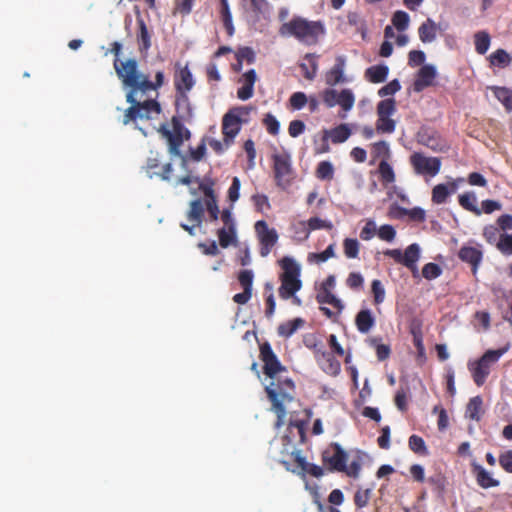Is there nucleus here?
<instances>
[{
    "mask_svg": "<svg viewBox=\"0 0 512 512\" xmlns=\"http://www.w3.org/2000/svg\"><path fill=\"white\" fill-rule=\"evenodd\" d=\"M500 235L499 228L495 225L490 224L483 228V237L491 245H497Z\"/></svg>",
    "mask_w": 512,
    "mask_h": 512,
    "instance_id": "79ce46f5",
    "label": "nucleus"
},
{
    "mask_svg": "<svg viewBox=\"0 0 512 512\" xmlns=\"http://www.w3.org/2000/svg\"><path fill=\"white\" fill-rule=\"evenodd\" d=\"M255 232L261 245L260 255L266 257L277 243L278 233L274 228H270L263 220L255 223Z\"/></svg>",
    "mask_w": 512,
    "mask_h": 512,
    "instance_id": "9b49d317",
    "label": "nucleus"
},
{
    "mask_svg": "<svg viewBox=\"0 0 512 512\" xmlns=\"http://www.w3.org/2000/svg\"><path fill=\"white\" fill-rule=\"evenodd\" d=\"M158 131L162 138L166 140L170 155L180 156V147L190 137L189 130L179 121L173 119L172 129H169L166 125H161Z\"/></svg>",
    "mask_w": 512,
    "mask_h": 512,
    "instance_id": "423d86ee",
    "label": "nucleus"
},
{
    "mask_svg": "<svg viewBox=\"0 0 512 512\" xmlns=\"http://www.w3.org/2000/svg\"><path fill=\"white\" fill-rule=\"evenodd\" d=\"M261 359L264 362V373L270 379H275L279 374L286 371L281 365L269 344H264L260 348Z\"/></svg>",
    "mask_w": 512,
    "mask_h": 512,
    "instance_id": "f8f14e48",
    "label": "nucleus"
},
{
    "mask_svg": "<svg viewBox=\"0 0 512 512\" xmlns=\"http://www.w3.org/2000/svg\"><path fill=\"white\" fill-rule=\"evenodd\" d=\"M409 23L410 17L405 11L398 10L392 16V24L399 31L406 30L409 26Z\"/></svg>",
    "mask_w": 512,
    "mask_h": 512,
    "instance_id": "4c0bfd02",
    "label": "nucleus"
},
{
    "mask_svg": "<svg viewBox=\"0 0 512 512\" xmlns=\"http://www.w3.org/2000/svg\"><path fill=\"white\" fill-rule=\"evenodd\" d=\"M354 104L355 96L350 89H343L339 92L337 105H339L343 110V113L339 115L340 118L345 119L347 117V112L353 108Z\"/></svg>",
    "mask_w": 512,
    "mask_h": 512,
    "instance_id": "a878e982",
    "label": "nucleus"
},
{
    "mask_svg": "<svg viewBox=\"0 0 512 512\" xmlns=\"http://www.w3.org/2000/svg\"><path fill=\"white\" fill-rule=\"evenodd\" d=\"M420 257V247L418 244L414 243L409 245L405 252L403 253V265L410 268L411 270H416V262Z\"/></svg>",
    "mask_w": 512,
    "mask_h": 512,
    "instance_id": "cd10ccee",
    "label": "nucleus"
},
{
    "mask_svg": "<svg viewBox=\"0 0 512 512\" xmlns=\"http://www.w3.org/2000/svg\"><path fill=\"white\" fill-rule=\"evenodd\" d=\"M186 216L190 224L181 223V227L194 236L196 229L201 226L203 221L204 207L202 201L199 199L191 201Z\"/></svg>",
    "mask_w": 512,
    "mask_h": 512,
    "instance_id": "ddd939ff",
    "label": "nucleus"
},
{
    "mask_svg": "<svg viewBox=\"0 0 512 512\" xmlns=\"http://www.w3.org/2000/svg\"><path fill=\"white\" fill-rule=\"evenodd\" d=\"M355 324L359 332L366 334L374 326L375 318L370 310L364 309L356 315Z\"/></svg>",
    "mask_w": 512,
    "mask_h": 512,
    "instance_id": "393cba45",
    "label": "nucleus"
},
{
    "mask_svg": "<svg viewBox=\"0 0 512 512\" xmlns=\"http://www.w3.org/2000/svg\"><path fill=\"white\" fill-rule=\"evenodd\" d=\"M459 203L464 209L473 212L476 215H480L482 213V210L477 206L476 195L472 192H467L460 195Z\"/></svg>",
    "mask_w": 512,
    "mask_h": 512,
    "instance_id": "7c9ffc66",
    "label": "nucleus"
},
{
    "mask_svg": "<svg viewBox=\"0 0 512 512\" xmlns=\"http://www.w3.org/2000/svg\"><path fill=\"white\" fill-rule=\"evenodd\" d=\"M223 226L218 229L217 236L222 248L237 244V225L232 209H225L220 215Z\"/></svg>",
    "mask_w": 512,
    "mask_h": 512,
    "instance_id": "6e6552de",
    "label": "nucleus"
},
{
    "mask_svg": "<svg viewBox=\"0 0 512 512\" xmlns=\"http://www.w3.org/2000/svg\"><path fill=\"white\" fill-rule=\"evenodd\" d=\"M282 273L279 278V296L282 299H289L294 296L302 287L301 265L292 257L285 256L279 261Z\"/></svg>",
    "mask_w": 512,
    "mask_h": 512,
    "instance_id": "20e7f679",
    "label": "nucleus"
},
{
    "mask_svg": "<svg viewBox=\"0 0 512 512\" xmlns=\"http://www.w3.org/2000/svg\"><path fill=\"white\" fill-rule=\"evenodd\" d=\"M239 282L244 290L252 291L253 273L251 270H244L239 274Z\"/></svg>",
    "mask_w": 512,
    "mask_h": 512,
    "instance_id": "680f3d73",
    "label": "nucleus"
},
{
    "mask_svg": "<svg viewBox=\"0 0 512 512\" xmlns=\"http://www.w3.org/2000/svg\"><path fill=\"white\" fill-rule=\"evenodd\" d=\"M309 230L317 229H331L332 224L329 221L323 220L319 217H312L307 221Z\"/></svg>",
    "mask_w": 512,
    "mask_h": 512,
    "instance_id": "13d9d810",
    "label": "nucleus"
},
{
    "mask_svg": "<svg viewBox=\"0 0 512 512\" xmlns=\"http://www.w3.org/2000/svg\"><path fill=\"white\" fill-rule=\"evenodd\" d=\"M348 455L339 444H333L324 451L323 460L331 470L344 471Z\"/></svg>",
    "mask_w": 512,
    "mask_h": 512,
    "instance_id": "4468645a",
    "label": "nucleus"
},
{
    "mask_svg": "<svg viewBox=\"0 0 512 512\" xmlns=\"http://www.w3.org/2000/svg\"><path fill=\"white\" fill-rule=\"evenodd\" d=\"M437 31L438 26L436 22L431 18H428L420 25L418 29L419 38L423 43H431L435 41L437 37Z\"/></svg>",
    "mask_w": 512,
    "mask_h": 512,
    "instance_id": "5701e85b",
    "label": "nucleus"
},
{
    "mask_svg": "<svg viewBox=\"0 0 512 512\" xmlns=\"http://www.w3.org/2000/svg\"><path fill=\"white\" fill-rule=\"evenodd\" d=\"M490 61L493 65L505 66L509 64L510 56L505 50L498 49L490 55Z\"/></svg>",
    "mask_w": 512,
    "mask_h": 512,
    "instance_id": "49530a36",
    "label": "nucleus"
},
{
    "mask_svg": "<svg viewBox=\"0 0 512 512\" xmlns=\"http://www.w3.org/2000/svg\"><path fill=\"white\" fill-rule=\"evenodd\" d=\"M293 388V381L288 377H283L282 374H279L275 379H271L270 384L266 386L268 397L273 403V411L277 414L278 420L275 424L277 428L284 424L286 411L283 403L292 400L290 391Z\"/></svg>",
    "mask_w": 512,
    "mask_h": 512,
    "instance_id": "7ed1b4c3",
    "label": "nucleus"
},
{
    "mask_svg": "<svg viewBox=\"0 0 512 512\" xmlns=\"http://www.w3.org/2000/svg\"><path fill=\"white\" fill-rule=\"evenodd\" d=\"M372 293L376 304H380L385 299V288L380 280H373L372 282Z\"/></svg>",
    "mask_w": 512,
    "mask_h": 512,
    "instance_id": "3c124183",
    "label": "nucleus"
},
{
    "mask_svg": "<svg viewBox=\"0 0 512 512\" xmlns=\"http://www.w3.org/2000/svg\"><path fill=\"white\" fill-rule=\"evenodd\" d=\"M436 77V69L432 65H424L418 71L416 80L414 82V90L417 92L422 91L424 88L430 86Z\"/></svg>",
    "mask_w": 512,
    "mask_h": 512,
    "instance_id": "a211bd4d",
    "label": "nucleus"
},
{
    "mask_svg": "<svg viewBox=\"0 0 512 512\" xmlns=\"http://www.w3.org/2000/svg\"><path fill=\"white\" fill-rule=\"evenodd\" d=\"M351 134L352 131L348 124H340L333 129L325 130L324 140L330 138L333 143L339 144L345 142Z\"/></svg>",
    "mask_w": 512,
    "mask_h": 512,
    "instance_id": "4be33fe9",
    "label": "nucleus"
},
{
    "mask_svg": "<svg viewBox=\"0 0 512 512\" xmlns=\"http://www.w3.org/2000/svg\"><path fill=\"white\" fill-rule=\"evenodd\" d=\"M195 183L199 185V188L202 190L207 199H216V195L213 189L214 183L212 181H200L199 178H195Z\"/></svg>",
    "mask_w": 512,
    "mask_h": 512,
    "instance_id": "864d4df0",
    "label": "nucleus"
},
{
    "mask_svg": "<svg viewBox=\"0 0 512 512\" xmlns=\"http://www.w3.org/2000/svg\"><path fill=\"white\" fill-rule=\"evenodd\" d=\"M175 86L181 93H186L191 90L194 85V80L188 66H182L180 63L175 65Z\"/></svg>",
    "mask_w": 512,
    "mask_h": 512,
    "instance_id": "2eb2a0df",
    "label": "nucleus"
},
{
    "mask_svg": "<svg viewBox=\"0 0 512 512\" xmlns=\"http://www.w3.org/2000/svg\"><path fill=\"white\" fill-rule=\"evenodd\" d=\"M508 349L509 346L500 349H489L480 358L468 361V371L477 386H482L486 382L492 368Z\"/></svg>",
    "mask_w": 512,
    "mask_h": 512,
    "instance_id": "39448f33",
    "label": "nucleus"
},
{
    "mask_svg": "<svg viewBox=\"0 0 512 512\" xmlns=\"http://www.w3.org/2000/svg\"><path fill=\"white\" fill-rule=\"evenodd\" d=\"M323 102L328 108H332L337 105L339 92L334 89H325L322 92Z\"/></svg>",
    "mask_w": 512,
    "mask_h": 512,
    "instance_id": "8fccbe9b",
    "label": "nucleus"
},
{
    "mask_svg": "<svg viewBox=\"0 0 512 512\" xmlns=\"http://www.w3.org/2000/svg\"><path fill=\"white\" fill-rule=\"evenodd\" d=\"M495 97L505 106L509 111L512 110V91L504 87L491 88Z\"/></svg>",
    "mask_w": 512,
    "mask_h": 512,
    "instance_id": "c9c22d12",
    "label": "nucleus"
},
{
    "mask_svg": "<svg viewBox=\"0 0 512 512\" xmlns=\"http://www.w3.org/2000/svg\"><path fill=\"white\" fill-rule=\"evenodd\" d=\"M334 255H335L334 245L331 244L326 248L325 251H323L321 253H309L307 259H308V262H310V263L320 264V263L326 262L328 259L334 257Z\"/></svg>",
    "mask_w": 512,
    "mask_h": 512,
    "instance_id": "e433bc0d",
    "label": "nucleus"
},
{
    "mask_svg": "<svg viewBox=\"0 0 512 512\" xmlns=\"http://www.w3.org/2000/svg\"><path fill=\"white\" fill-rule=\"evenodd\" d=\"M376 232V223L373 220H367L365 226L362 228L360 232V238L362 240L368 241L374 237Z\"/></svg>",
    "mask_w": 512,
    "mask_h": 512,
    "instance_id": "603ef678",
    "label": "nucleus"
},
{
    "mask_svg": "<svg viewBox=\"0 0 512 512\" xmlns=\"http://www.w3.org/2000/svg\"><path fill=\"white\" fill-rule=\"evenodd\" d=\"M317 301L321 304H330L333 307H335L338 312H340L343 309V304L340 299H338L332 291L326 290H319L317 294Z\"/></svg>",
    "mask_w": 512,
    "mask_h": 512,
    "instance_id": "2f4dec72",
    "label": "nucleus"
},
{
    "mask_svg": "<svg viewBox=\"0 0 512 512\" xmlns=\"http://www.w3.org/2000/svg\"><path fill=\"white\" fill-rule=\"evenodd\" d=\"M496 223L498 228L503 232L512 230V215L502 214L497 218Z\"/></svg>",
    "mask_w": 512,
    "mask_h": 512,
    "instance_id": "338daca9",
    "label": "nucleus"
},
{
    "mask_svg": "<svg viewBox=\"0 0 512 512\" xmlns=\"http://www.w3.org/2000/svg\"><path fill=\"white\" fill-rule=\"evenodd\" d=\"M272 159L276 183L279 187L286 189L293 180L291 155L286 152L276 153Z\"/></svg>",
    "mask_w": 512,
    "mask_h": 512,
    "instance_id": "0eeeda50",
    "label": "nucleus"
},
{
    "mask_svg": "<svg viewBox=\"0 0 512 512\" xmlns=\"http://www.w3.org/2000/svg\"><path fill=\"white\" fill-rule=\"evenodd\" d=\"M456 189L457 186L454 183L438 184L432 190V201L436 204H442L451 194L455 193Z\"/></svg>",
    "mask_w": 512,
    "mask_h": 512,
    "instance_id": "b1692460",
    "label": "nucleus"
},
{
    "mask_svg": "<svg viewBox=\"0 0 512 512\" xmlns=\"http://www.w3.org/2000/svg\"><path fill=\"white\" fill-rule=\"evenodd\" d=\"M240 187V179L238 177H234L232 180V184L228 189V198L232 203H235L239 199Z\"/></svg>",
    "mask_w": 512,
    "mask_h": 512,
    "instance_id": "bf43d9fd",
    "label": "nucleus"
},
{
    "mask_svg": "<svg viewBox=\"0 0 512 512\" xmlns=\"http://www.w3.org/2000/svg\"><path fill=\"white\" fill-rule=\"evenodd\" d=\"M377 234L381 240L391 242L396 235L395 229L391 225H382L378 230Z\"/></svg>",
    "mask_w": 512,
    "mask_h": 512,
    "instance_id": "6e6d98bb",
    "label": "nucleus"
},
{
    "mask_svg": "<svg viewBox=\"0 0 512 512\" xmlns=\"http://www.w3.org/2000/svg\"><path fill=\"white\" fill-rule=\"evenodd\" d=\"M305 60L309 61L310 67L305 62L301 63L300 67H301L302 71L304 72L305 78H307L308 80H313L316 76L318 64L315 61L314 56L311 54H307L305 56Z\"/></svg>",
    "mask_w": 512,
    "mask_h": 512,
    "instance_id": "58836bf2",
    "label": "nucleus"
},
{
    "mask_svg": "<svg viewBox=\"0 0 512 512\" xmlns=\"http://www.w3.org/2000/svg\"><path fill=\"white\" fill-rule=\"evenodd\" d=\"M244 6L250 10L256 18L265 17L270 12V4L267 0H243Z\"/></svg>",
    "mask_w": 512,
    "mask_h": 512,
    "instance_id": "bb28decb",
    "label": "nucleus"
},
{
    "mask_svg": "<svg viewBox=\"0 0 512 512\" xmlns=\"http://www.w3.org/2000/svg\"><path fill=\"white\" fill-rule=\"evenodd\" d=\"M264 124L270 134L277 135L279 133L280 123L273 115L267 114L264 118Z\"/></svg>",
    "mask_w": 512,
    "mask_h": 512,
    "instance_id": "4d7b16f0",
    "label": "nucleus"
},
{
    "mask_svg": "<svg viewBox=\"0 0 512 512\" xmlns=\"http://www.w3.org/2000/svg\"><path fill=\"white\" fill-rule=\"evenodd\" d=\"M304 321L301 318H296L292 321L285 322L278 327L279 335L283 337H290L293 335L302 325Z\"/></svg>",
    "mask_w": 512,
    "mask_h": 512,
    "instance_id": "f704fd0d",
    "label": "nucleus"
},
{
    "mask_svg": "<svg viewBox=\"0 0 512 512\" xmlns=\"http://www.w3.org/2000/svg\"><path fill=\"white\" fill-rule=\"evenodd\" d=\"M388 71L387 66H373L367 69L366 76L370 82L380 83L385 81Z\"/></svg>",
    "mask_w": 512,
    "mask_h": 512,
    "instance_id": "72a5a7b5",
    "label": "nucleus"
},
{
    "mask_svg": "<svg viewBox=\"0 0 512 512\" xmlns=\"http://www.w3.org/2000/svg\"><path fill=\"white\" fill-rule=\"evenodd\" d=\"M496 248L504 255H512V234L502 233Z\"/></svg>",
    "mask_w": 512,
    "mask_h": 512,
    "instance_id": "a19ab883",
    "label": "nucleus"
},
{
    "mask_svg": "<svg viewBox=\"0 0 512 512\" xmlns=\"http://www.w3.org/2000/svg\"><path fill=\"white\" fill-rule=\"evenodd\" d=\"M476 479L482 488H491L499 485V481L480 465H475Z\"/></svg>",
    "mask_w": 512,
    "mask_h": 512,
    "instance_id": "c85d7f7f",
    "label": "nucleus"
},
{
    "mask_svg": "<svg viewBox=\"0 0 512 512\" xmlns=\"http://www.w3.org/2000/svg\"><path fill=\"white\" fill-rule=\"evenodd\" d=\"M345 60L339 56L336 58L334 66L326 72L325 82L329 86H335L339 83L347 82L348 79L345 76Z\"/></svg>",
    "mask_w": 512,
    "mask_h": 512,
    "instance_id": "dca6fc26",
    "label": "nucleus"
},
{
    "mask_svg": "<svg viewBox=\"0 0 512 512\" xmlns=\"http://www.w3.org/2000/svg\"><path fill=\"white\" fill-rule=\"evenodd\" d=\"M370 489L358 490L355 494V504L357 507H365L370 498Z\"/></svg>",
    "mask_w": 512,
    "mask_h": 512,
    "instance_id": "774afa93",
    "label": "nucleus"
},
{
    "mask_svg": "<svg viewBox=\"0 0 512 512\" xmlns=\"http://www.w3.org/2000/svg\"><path fill=\"white\" fill-rule=\"evenodd\" d=\"M208 145L217 153L222 154L224 153L232 144V141H228L225 137H223V140H218L215 138H209Z\"/></svg>",
    "mask_w": 512,
    "mask_h": 512,
    "instance_id": "c03bdc74",
    "label": "nucleus"
},
{
    "mask_svg": "<svg viewBox=\"0 0 512 512\" xmlns=\"http://www.w3.org/2000/svg\"><path fill=\"white\" fill-rule=\"evenodd\" d=\"M316 359L321 369L329 375H337L340 372V362L326 351H317Z\"/></svg>",
    "mask_w": 512,
    "mask_h": 512,
    "instance_id": "f3484780",
    "label": "nucleus"
},
{
    "mask_svg": "<svg viewBox=\"0 0 512 512\" xmlns=\"http://www.w3.org/2000/svg\"><path fill=\"white\" fill-rule=\"evenodd\" d=\"M491 38L486 31H479L474 35L475 50L483 55L490 47Z\"/></svg>",
    "mask_w": 512,
    "mask_h": 512,
    "instance_id": "473e14b6",
    "label": "nucleus"
},
{
    "mask_svg": "<svg viewBox=\"0 0 512 512\" xmlns=\"http://www.w3.org/2000/svg\"><path fill=\"white\" fill-rule=\"evenodd\" d=\"M250 108L247 106L236 107L227 112V114H232V117L240 121L242 124L246 121L245 117L249 115Z\"/></svg>",
    "mask_w": 512,
    "mask_h": 512,
    "instance_id": "0e129e2a",
    "label": "nucleus"
},
{
    "mask_svg": "<svg viewBox=\"0 0 512 512\" xmlns=\"http://www.w3.org/2000/svg\"><path fill=\"white\" fill-rule=\"evenodd\" d=\"M334 175V167L329 161H322L318 164L316 170L317 178L321 180H331Z\"/></svg>",
    "mask_w": 512,
    "mask_h": 512,
    "instance_id": "ea45409f",
    "label": "nucleus"
},
{
    "mask_svg": "<svg viewBox=\"0 0 512 512\" xmlns=\"http://www.w3.org/2000/svg\"><path fill=\"white\" fill-rule=\"evenodd\" d=\"M379 173L383 181L392 183L395 180V174L393 168L387 163L386 160H382L379 164Z\"/></svg>",
    "mask_w": 512,
    "mask_h": 512,
    "instance_id": "a18cd8bd",
    "label": "nucleus"
},
{
    "mask_svg": "<svg viewBox=\"0 0 512 512\" xmlns=\"http://www.w3.org/2000/svg\"><path fill=\"white\" fill-rule=\"evenodd\" d=\"M305 130V124L301 120H293L289 124L288 132L293 138L298 137Z\"/></svg>",
    "mask_w": 512,
    "mask_h": 512,
    "instance_id": "69168bd1",
    "label": "nucleus"
},
{
    "mask_svg": "<svg viewBox=\"0 0 512 512\" xmlns=\"http://www.w3.org/2000/svg\"><path fill=\"white\" fill-rule=\"evenodd\" d=\"M241 123L232 117V114H225L222 120V133L223 137L234 143L235 137L241 130Z\"/></svg>",
    "mask_w": 512,
    "mask_h": 512,
    "instance_id": "aec40b11",
    "label": "nucleus"
},
{
    "mask_svg": "<svg viewBox=\"0 0 512 512\" xmlns=\"http://www.w3.org/2000/svg\"><path fill=\"white\" fill-rule=\"evenodd\" d=\"M441 268L435 263H428L422 269L423 277L432 280L441 275Z\"/></svg>",
    "mask_w": 512,
    "mask_h": 512,
    "instance_id": "de8ad7c7",
    "label": "nucleus"
},
{
    "mask_svg": "<svg viewBox=\"0 0 512 512\" xmlns=\"http://www.w3.org/2000/svg\"><path fill=\"white\" fill-rule=\"evenodd\" d=\"M458 255L462 261L472 265L473 273L475 274L482 260V252L476 247L463 246Z\"/></svg>",
    "mask_w": 512,
    "mask_h": 512,
    "instance_id": "412c9836",
    "label": "nucleus"
},
{
    "mask_svg": "<svg viewBox=\"0 0 512 512\" xmlns=\"http://www.w3.org/2000/svg\"><path fill=\"white\" fill-rule=\"evenodd\" d=\"M482 405L483 401L480 396L471 398L466 408V417L479 421L483 414Z\"/></svg>",
    "mask_w": 512,
    "mask_h": 512,
    "instance_id": "c756f323",
    "label": "nucleus"
},
{
    "mask_svg": "<svg viewBox=\"0 0 512 512\" xmlns=\"http://www.w3.org/2000/svg\"><path fill=\"white\" fill-rule=\"evenodd\" d=\"M114 68L117 76L125 88H129L126 100L131 106L126 109L123 124L136 119H153L160 114L161 108L158 102L153 99H144L148 91L156 90L164 83V74L158 71L155 75V83H152L148 76L138 70V63L135 59L115 61Z\"/></svg>",
    "mask_w": 512,
    "mask_h": 512,
    "instance_id": "f257e3e1",
    "label": "nucleus"
},
{
    "mask_svg": "<svg viewBox=\"0 0 512 512\" xmlns=\"http://www.w3.org/2000/svg\"><path fill=\"white\" fill-rule=\"evenodd\" d=\"M205 206L210 215L211 220L216 221L220 215L217 198L216 199H206Z\"/></svg>",
    "mask_w": 512,
    "mask_h": 512,
    "instance_id": "e2e57ef3",
    "label": "nucleus"
},
{
    "mask_svg": "<svg viewBox=\"0 0 512 512\" xmlns=\"http://www.w3.org/2000/svg\"><path fill=\"white\" fill-rule=\"evenodd\" d=\"M307 103V96L303 92H296L290 97V104L296 110L302 109Z\"/></svg>",
    "mask_w": 512,
    "mask_h": 512,
    "instance_id": "5fc2aeb1",
    "label": "nucleus"
},
{
    "mask_svg": "<svg viewBox=\"0 0 512 512\" xmlns=\"http://www.w3.org/2000/svg\"><path fill=\"white\" fill-rule=\"evenodd\" d=\"M401 88L400 83L398 80H392L387 85L383 86L379 91L378 94L381 97L389 96L395 94L397 91H399Z\"/></svg>",
    "mask_w": 512,
    "mask_h": 512,
    "instance_id": "052dcab7",
    "label": "nucleus"
},
{
    "mask_svg": "<svg viewBox=\"0 0 512 512\" xmlns=\"http://www.w3.org/2000/svg\"><path fill=\"white\" fill-rule=\"evenodd\" d=\"M257 75L254 69L249 70L242 76V86L237 91V96L241 100H247L253 96L254 84Z\"/></svg>",
    "mask_w": 512,
    "mask_h": 512,
    "instance_id": "6ab92c4d",
    "label": "nucleus"
},
{
    "mask_svg": "<svg viewBox=\"0 0 512 512\" xmlns=\"http://www.w3.org/2000/svg\"><path fill=\"white\" fill-rule=\"evenodd\" d=\"M395 101L394 99H385L378 103L377 106V124L376 128L381 133H392L395 130L396 123L391 116L394 114Z\"/></svg>",
    "mask_w": 512,
    "mask_h": 512,
    "instance_id": "1a4fd4ad",
    "label": "nucleus"
},
{
    "mask_svg": "<svg viewBox=\"0 0 512 512\" xmlns=\"http://www.w3.org/2000/svg\"><path fill=\"white\" fill-rule=\"evenodd\" d=\"M410 163L419 175L436 176L441 168V160L437 157H428L423 153L415 152L410 156Z\"/></svg>",
    "mask_w": 512,
    "mask_h": 512,
    "instance_id": "9d476101",
    "label": "nucleus"
},
{
    "mask_svg": "<svg viewBox=\"0 0 512 512\" xmlns=\"http://www.w3.org/2000/svg\"><path fill=\"white\" fill-rule=\"evenodd\" d=\"M409 447L412 451L419 454H426L427 452L424 440L417 435H412L409 438Z\"/></svg>",
    "mask_w": 512,
    "mask_h": 512,
    "instance_id": "09e8293b",
    "label": "nucleus"
},
{
    "mask_svg": "<svg viewBox=\"0 0 512 512\" xmlns=\"http://www.w3.org/2000/svg\"><path fill=\"white\" fill-rule=\"evenodd\" d=\"M279 33L284 37H295L305 44H314L317 42L318 37L324 33V30L319 22L295 17L283 23L279 29Z\"/></svg>",
    "mask_w": 512,
    "mask_h": 512,
    "instance_id": "f03ea898",
    "label": "nucleus"
},
{
    "mask_svg": "<svg viewBox=\"0 0 512 512\" xmlns=\"http://www.w3.org/2000/svg\"><path fill=\"white\" fill-rule=\"evenodd\" d=\"M359 242L356 239L346 238L343 243L344 254L347 258H356L359 253Z\"/></svg>",
    "mask_w": 512,
    "mask_h": 512,
    "instance_id": "37998d69",
    "label": "nucleus"
}]
</instances>
